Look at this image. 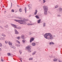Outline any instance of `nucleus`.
I'll list each match as a JSON object with an SVG mask.
<instances>
[{
    "mask_svg": "<svg viewBox=\"0 0 62 62\" xmlns=\"http://www.w3.org/2000/svg\"><path fill=\"white\" fill-rule=\"evenodd\" d=\"M26 50L28 51V52H31V51L30 50L31 49V46H27L26 47Z\"/></svg>",
    "mask_w": 62,
    "mask_h": 62,
    "instance_id": "obj_4",
    "label": "nucleus"
},
{
    "mask_svg": "<svg viewBox=\"0 0 62 62\" xmlns=\"http://www.w3.org/2000/svg\"><path fill=\"white\" fill-rule=\"evenodd\" d=\"M57 6L56 5L55 6V8H57Z\"/></svg>",
    "mask_w": 62,
    "mask_h": 62,
    "instance_id": "obj_36",
    "label": "nucleus"
},
{
    "mask_svg": "<svg viewBox=\"0 0 62 62\" xmlns=\"http://www.w3.org/2000/svg\"><path fill=\"white\" fill-rule=\"evenodd\" d=\"M1 50H2V49L1 48H0V51H1Z\"/></svg>",
    "mask_w": 62,
    "mask_h": 62,
    "instance_id": "obj_43",
    "label": "nucleus"
},
{
    "mask_svg": "<svg viewBox=\"0 0 62 62\" xmlns=\"http://www.w3.org/2000/svg\"><path fill=\"white\" fill-rule=\"evenodd\" d=\"M12 26H13L14 27H15V28H17V27L16 26V25H15L14 24H12Z\"/></svg>",
    "mask_w": 62,
    "mask_h": 62,
    "instance_id": "obj_8",
    "label": "nucleus"
},
{
    "mask_svg": "<svg viewBox=\"0 0 62 62\" xmlns=\"http://www.w3.org/2000/svg\"><path fill=\"white\" fill-rule=\"evenodd\" d=\"M17 39H20V38H21V37L19 36V37H17Z\"/></svg>",
    "mask_w": 62,
    "mask_h": 62,
    "instance_id": "obj_26",
    "label": "nucleus"
},
{
    "mask_svg": "<svg viewBox=\"0 0 62 62\" xmlns=\"http://www.w3.org/2000/svg\"><path fill=\"white\" fill-rule=\"evenodd\" d=\"M21 38L22 39H25V36L23 35H22L21 36Z\"/></svg>",
    "mask_w": 62,
    "mask_h": 62,
    "instance_id": "obj_7",
    "label": "nucleus"
},
{
    "mask_svg": "<svg viewBox=\"0 0 62 62\" xmlns=\"http://www.w3.org/2000/svg\"><path fill=\"white\" fill-rule=\"evenodd\" d=\"M11 6H12V3H11Z\"/></svg>",
    "mask_w": 62,
    "mask_h": 62,
    "instance_id": "obj_44",
    "label": "nucleus"
},
{
    "mask_svg": "<svg viewBox=\"0 0 62 62\" xmlns=\"http://www.w3.org/2000/svg\"><path fill=\"white\" fill-rule=\"evenodd\" d=\"M44 37L46 39H48L49 40H52L53 39V35L50 33H46L44 35Z\"/></svg>",
    "mask_w": 62,
    "mask_h": 62,
    "instance_id": "obj_1",
    "label": "nucleus"
},
{
    "mask_svg": "<svg viewBox=\"0 0 62 62\" xmlns=\"http://www.w3.org/2000/svg\"><path fill=\"white\" fill-rule=\"evenodd\" d=\"M30 16H31L30 15L29 16V17H30Z\"/></svg>",
    "mask_w": 62,
    "mask_h": 62,
    "instance_id": "obj_45",
    "label": "nucleus"
},
{
    "mask_svg": "<svg viewBox=\"0 0 62 62\" xmlns=\"http://www.w3.org/2000/svg\"><path fill=\"white\" fill-rule=\"evenodd\" d=\"M29 35H31V33L30 32H29Z\"/></svg>",
    "mask_w": 62,
    "mask_h": 62,
    "instance_id": "obj_41",
    "label": "nucleus"
},
{
    "mask_svg": "<svg viewBox=\"0 0 62 62\" xmlns=\"http://www.w3.org/2000/svg\"><path fill=\"white\" fill-rule=\"evenodd\" d=\"M59 10L60 11H61L62 10V8H59Z\"/></svg>",
    "mask_w": 62,
    "mask_h": 62,
    "instance_id": "obj_25",
    "label": "nucleus"
},
{
    "mask_svg": "<svg viewBox=\"0 0 62 62\" xmlns=\"http://www.w3.org/2000/svg\"><path fill=\"white\" fill-rule=\"evenodd\" d=\"M25 39H23L22 40V42L23 43H24V42H25Z\"/></svg>",
    "mask_w": 62,
    "mask_h": 62,
    "instance_id": "obj_20",
    "label": "nucleus"
},
{
    "mask_svg": "<svg viewBox=\"0 0 62 62\" xmlns=\"http://www.w3.org/2000/svg\"><path fill=\"white\" fill-rule=\"evenodd\" d=\"M40 19H39V20L38 21V23H40Z\"/></svg>",
    "mask_w": 62,
    "mask_h": 62,
    "instance_id": "obj_14",
    "label": "nucleus"
},
{
    "mask_svg": "<svg viewBox=\"0 0 62 62\" xmlns=\"http://www.w3.org/2000/svg\"><path fill=\"white\" fill-rule=\"evenodd\" d=\"M45 26V23H43V26L44 27Z\"/></svg>",
    "mask_w": 62,
    "mask_h": 62,
    "instance_id": "obj_31",
    "label": "nucleus"
},
{
    "mask_svg": "<svg viewBox=\"0 0 62 62\" xmlns=\"http://www.w3.org/2000/svg\"><path fill=\"white\" fill-rule=\"evenodd\" d=\"M24 10H25V13H26V11H27V9H26V8L25 7V8Z\"/></svg>",
    "mask_w": 62,
    "mask_h": 62,
    "instance_id": "obj_17",
    "label": "nucleus"
},
{
    "mask_svg": "<svg viewBox=\"0 0 62 62\" xmlns=\"http://www.w3.org/2000/svg\"><path fill=\"white\" fill-rule=\"evenodd\" d=\"M49 44H54V43L53 42H50L49 43Z\"/></svg>",
    "mask_w": 62,
    "mask_h": 62,
    "instance_id": "obj_18",
    "label": "nucleus"
},
{
    "mask_svg": "<svg viewBox=\"0 0 62 62\" xmlns=\"http://www.w3.org/2000/svg\"><path fill=\"white\" fill-rule=\"evenodd\" d=\"M15 34H19V32H18V31H17V30L16 29H15Z\"/></svg>",
    "mask_w": 62,
    "mask_h": 62,
    "instance_id": "obj_5",
    "label": "nucleus"
},
{
    "mask_svg": "<svg viewBox=\"0 0 62 62\" xmlns=\"http://www.w3.org/2000/svg\"><path fill=\"white\" fill-rule=\"evenodd\" d=\"M28 7H30L29 6H28Z\"/></svg>",
    "mask_w": 62,
    "mask_h": 62,
    "instance_id": "obj_47",
    "label": "nucleus"
},
{
    "mask_svg": "<svg viewBox=\"0 0 62 62\" xmlns=\"http://www.w3.org/2000/svg\"><path fill=\"white\" fill-rule=\"evenodd\" d=\"M19 53H20V54H22V51L21 50H20L19 51Z\"/></svg>",
    "mask_w": 62,
    "mask_h": 62,
    "instance_id": "obj_28",
    "label": "nucleus"
},
{
    "mask_svg": "<svg viewBox=\"0 0 62 62\" xmlns=\"http://www.w3.org/2000/svg\"><path fill=\"white\" fill-rule=\"evenodd\" d=\"M16 29H21V27H16Z\"/></svg>",
    "mask_w": 62,
    "mask_h": 62,
    "instance_id": "obj_19",
    "label": "nucleus"
},
{
    "mask_svg": "<svg viewBox=\"0 0 62 62\" xmlns=\"http://www.w3.org/2000/svg\"><path fill=\"white\" fill-rule=\"evenodd\" d=\"M43 8L44 10V14H47V11L48 10V8L46 6H44Z\"/></svg>",
    "mask_w": 62,
    "mask_h": 62,
    "instance_id": "obj_3",
    "label": "nucleus"
},
{
    "mask_svg": "<svg viewBox=\"0 0 62 62\" xmlns=\"http://www.w3.org/2000/svg\"><path fill=\"white\" fill-rule=\"evenodd\" d=\"M7 27H8V25H7Z\"/></svg>",
    "mask_w": 62,
    "mask_h": 62,
    "instance_id": "obj_46",
    "label": "nucleus"
},
{
    "mask_svg": "<svg viewBox=\"0 0 62 62\" xmlns=\"http://www.w3.org/2000/svg\"><path fill=\"white\" fill-rule=\"evenodd\" d=\"M1 61H3V60L1 59Z\"/></svg>",
    "mask_w": 62,
    "mask_h": 62,
    "instance_id": "obj_42",
    "label": "nucleus"
},
{
    "mask_svg": "<svg viewBox=\"0 0 62 62\" xmlns=\"http://www.w3.org/2000/svg\"><path fill=\"white\" fill-rule=\"evenodd\" d=\"M15 21L17 22H19L20 24H26V21L25 20H17L15 19L14 20Z\"/></svg>",
    "mask_w": 62,
    "mask_h": 62,
    "instance_id": "obj_2",
    "label": "nucleus"
},
{
    "mask_svg": "<svg viewBox=\"0 0 62 62\" xmlns=\"http://www.w3.org/2000/svg\"><path fill=\"white\" fill-rule=\"evenodd\" d=\"M3 7H4V6H3Z\"/></svg>",
    "mask_w": 62,
    "mask_h": 62,
    "instance_id": "obj_48",
    "label": "nucleus"
},
{
    "mask_svg": "<svg viewBox=\"0 0 62 62\" xmlns=\"http://www.w3.org/2000/svg\"><path fill=\"white\" fill-rule=\"evenodd\" d=\"M8 44L9 45H12V43H11V42H10L9 41Z\"/></svg>",
    "mask_w": 62,
    "mask_h": 62,
    "instance_id": "obj_11",
    "label": "nucleus"
},
{
    "mask_svg": "<svg viewBox=\"0 0 62 62\" xmlns=\"http://www.w3.org/2000/svg\"><path fill=\"white\" fill-rule=\"evenodd\" d=\"M59 62H62V61H61L59 60Z\"/></svg>",
    "mask_w": 62,
    "mask_h": 62,
    "instance_id": "obj_37",
    "label": "nucleus"
},
{
    "mask_svg": "<svg viewBox=\"0 0 62 62\" xmlns=\"http://www.w3.org/2000/svg\"><path fill=\"white\" fill-rule=\"evenodd\" d=\"M10 47L11 48H13L14 49H15V47H14L12 45H11Z\"/></svg>",
    "mask_w": 62,
    "mask_h": 62,
    "instance_id": "obj_10",
    "label": "nucleus"
},
{
    "mask_svg": "<svg viewBox=\"0 0 62 62\" xmlns=\"http://www.w3.org/2000/svg\"><path fill=\"white\" fill-rule=\"evenodd\" d=\"M34 41V38H31V39L30 40V42H31L32 41Z\"/></svg>",
    "mask_w": 62,
    "mask_h": 62,
    "instance_id": "obj_6",
    "label": "nucleus"
},
{
    "mask_svg": "<svg viewBox=\"0 0 62 62\" xmlns=\"http://www.w3.org/2000/svg\"><path fill=\"white\" fill-rule=\"evenodd\" d=\"M37 12L38 11H37V10H35V12L34 13V15H36L37 14Z\"/></svg>",
    "mask_w": 62,
    "mask_h": 62,
    "instance_id": "obj_12",
    "label": "nucleus"
},
{
    "mask_svg": "<svg viewBox=\"0 0 62 62\" xmlns=\"http://www.w3.org/2000/svg\"><path fill=\"white\" fill-rule=\"evenodd\" d=\"M3 39V38H0V39Z\"/></svg>",
    "mask_w": 62,
    "mask_h": 62,
    "instance_id": "obj_38",
    "label": "nucleus"
},
{
    "mask_svg": "<svg viewBox=\"0 0 62 62\" xmlns=\"http://www.w3.org/2000/svg\"><path fill=\"white\" fill-rule=\"evenodd\" d=\"M36 52L35 51L34 53H32V54H33V55H34V54H36Z\"/></svg>",
    "mask_w": 62,
    "mask_h": 62,
    "instance_id": "obj_29",
    "label": "nucleus"
},
{
    "mask_svg": "<svg viewBox=\"0 0 62 62\" xmlns=\"http://www.w3.org/2000/svg\"><path fill=\"white\" fill-rule=\"evenodd\" d=\"M31 45L32 46H35L36 45V43H32Z\"/></svg>",
    "mask_w": 62,
    "mask_h": 62,
    "instance_id": "obj_9",
    "label": "nucleus"
},
{
    "mask_svg": "<svg viewBox=\"0 0 62 62\" xmlns=\"http://www.w3.org/2000/svg\"><path fill=\"white\" fill-rule=\"evenodd\" d=\"M20 59L21 62H22V58H20Z\"/></svg>",
    "mask_w": 62,
    "mask_h": 62,
    "instance_id": "obj_32",
    "label": "nucleus"
},
{
    "mask_svg": "<svg viewBox=\"0 0 62 62\" xmlns=\"http://www.w3.org/2000/svg\"><path fill=\"white\" fill-rule=\"evenodd\" d=\"M17 6H18V5H17Z\"/></svg>",
    "mask_w": 62,
    "mask_h": 62,
    "instance_id": "obj_50",
    "label": "nucleus"
},
{
    "mask_svg": "<svg viewBox=\"0 0 62 62\" xmlns=\"http://www.w3.org/2000/svg\"><path fill=\"white\" fill-rule=\"evenodd\" d=\"M18 7H19V6H18Z\"/></svg>",
    "mask_w": 62,
    "mask_h": 62,
    "instance_id": "obj_49",
    "label": "nucleus"
},
{
    "mask_svg": "<svg viewBox=\"0 0 62 62\" xmlns=\"http://www.w3.org/2000/svg\"><path fill=\"white\" fill-rule=\"evenodd\" d=\"M11 12H14V10L12 9L11 10Z\"/></svg>",
    "mask_w": 62,
    "mask_h": 62,
    "instance_id": "obj_30",
    "label": "nucleus"
},
{
    "mask_svg": "<svg viewBox=\"0 0 62 62\" xmlns=\"http://www.w3.org/2000/svg\"><path fill=\"white\" fill-rule=\"evenodd\" d=\"M16 41L17 42H18V43H20V42H19V41H18V40H16Z\"/></svg>",
    "mask_w": 62,
    "mask_h": 62,
    "instance_id": "obj_24",
    "label": "nucleus"
},
{
    "mask_svg": "<svg viewBox=\"0 0 62 62\" xmlns=\"http://www.w3.org/2000/svg\"><path fill=\"white\" fill-rule=\"evenodd\" d=\"M5 43L7 44V43H8V41H5Z\"/></svg>",
    "mask_w": 62,
    "mask_h": 62,
    "instance_id": "obj_34",
    "label": "nucleus"
},
{
    "mask_svg": "<svg viewBox=\"0 0 62 62\" xmlns=\"http://www.w3.org/2000/svg\"><path fill=\"white\" fill-rule=\"evenodd\" d=\"M34 24H30V23H28L27 24V25H33Z\"/></svg>",
    "mask_w": 62,
    "mask_h": 62,
    "instance_id": "obj_15",
    "label": "nucleus"
},
{
    "mask_svg": "<svg viewBox=\"0 0 62 62\" xmlns=\"http://www.w3.org/2000/svg\"><path fill=\"white\" fill-rule=\"evenodd\" d=\"M29 60H33V58H30L29 59Z\"/></svg>",
    "mask_w": 62,
    "mask_h": 62,
    "instance_id": "obj_23",
    "label": "nucleus"
},
{
    "mask_svg": "<svg viewBox=\"0 0 62 62\" xmlns=\"http://www.w3.org/2000/svg\"><path fill=\"white\" fill-rule=\"evenodd\" d=\"M58 16H59V17H60V15H58Z\"/></svg>",
    "mask_w": 62,
    "mask_h": 62,
    "instance_id": "obj_39",
    "label": "nucleus"
},
{
    "mask_svg": "<svg viewBox=\"0 0 62 62\" xmlns=\"http://www.w3.org/2000/svg\"><path fill=\"white\" fill-rule=\"evenodd\" d=\"M43 1L44 2V3H45V2H46V1H45V0H43Z\"/></svg>",
    "mask_w": 62,
    "mask_h": 62,
    "instance_id": "obj_35",
    "label": "nucleus"
},
{
    "mask_svg": "<svg viewBox=\"0 0 62 62\" xmlns=\"http://www.w3.org/2000/svg\"><path fill=\"white\" fill-rule=\"evenodd\" d=\"M58 60V59H56V58H54V61H57Z\"/></svg>",
    "mask_w": 62,
    "mask_h": 62,
    "instance_id": "obj_13",
    "label": "nucleus"
},
{
    "mask_svg": "<svg viewBox=\"0 0 62 62\" xmlns=\"http://www.w3.org/2000/svg\"><path fill=\"white\" fill-rule=\"evenodd\" d=\"M7 54L8 56H10L11 55L10 54V53H8Z\"/></svg>",
    "mask_w": 62,
    "mask_h": 62,
    "instance_id": "obj_21",
    "label": "nucleus"
},
{
    "mask_svg": "<svg viewBox=\"0 0 62 62\" xmlns=\"http://www.w3.org/2000/svg\"><path fill=\"white\" fill-rule=\"evenodd\" d=\"M2 35L3 36V37H6V35H5L4 34L2 33Z\"/></svg>",
    "mask_w": 62,
    "mask_h": 62,
    "instance_id": "obj_22",
    "label": "nucleus"
},
{
    "mask_svg": "<svg viewBox=\"0 0 62 62\" xmlns=\"http://www.w3.org/2000/svg\"><path fill=\"white\" fill-rule=\"evenodd\" d=\"M2 46V44H1V43H0V47H1Z\"/></svg>",
    "mask_w": 62,
    "mask_h": 62,
    "instance_id": "obj_33",
    "label": "nucleus"
},
{
    "mask_svg": "<svg viewBox=\"0 0 62 62\" xmlns=\"http://www.w3.org/2000/svg\"><path fill=\"white\" fill-rule=\"evenodd\" d=\"M17 46H18V47H19V46H20V45H17Z\"/></svg>",
    "mask_w": 62,
    "mask_h": 62,
    "instance_id": "obj_40",
    "label": "nucleus"
},
{
    "mask_svg": "<svg viewBox=\"0 0 62 62\" xmlns=\"http://www.w3.org/2000/svg\"><path fill=\"white\" fill-rule=\"evenodd\" d=\"M35 17H36V18H37V19H39V17L37 15L35 16Z\"/></svg>",
    "mask_w": 62,
    "mask_h": 62,
    "instance_id": "obj_16",
    "label": "nucleus"
},
{
    "mask_svg": "<svg viewBox=\"0 0 62 62\" xmlns=\"http://www.w3.org/2000/svg\"><path fill=\"white\" fill-rule=\"evenodd\" d=\"M20 12H22V9L20 8L19 9Z\"/></svg>",
    "mask_w": 62,
    "mask_h": 62,
    "instance_id": "obj_27",
    "label": "nucleus"
}]
</instances>
